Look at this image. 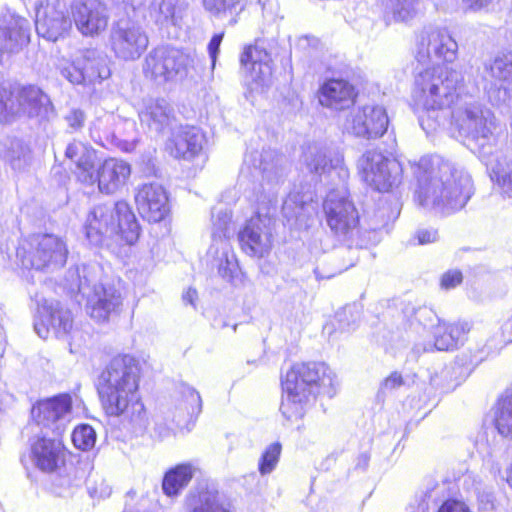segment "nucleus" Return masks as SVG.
I'll return each instance as SVG.
<instances>
[{"mask_svg": "<svg viewBox=\"0 0 512 512\" xmlns=\"http://www.w3.org/2000/svg\"><path fill=\"white\" fill-rule=\"evenodd\" d=\"M462 82V74L448 67L435 66L416 75L412 98L423 109L420 125L430 133L450 115L452 127L477 151L491 180L512 199V162L493 155L502 128L494 113L481 102L458 96Z\"/></svg>", "mask_w": 512, "mask_h": 512, "instance_id": "obj_1", "label": "nucleus"}, {"mask_svg": "<svg viewBox=\"0 0 512 512\" xmlns=\"http://www.w3.org/2000/svg\"><path fill=\"white\" fill-rule=\"evenodd\" d=\"M412 169L417 180L415 201L426 209L451 214L462 209L473 194L470 175L440 156L422 157Z\"/></svg>", "mask_w": 512, "mask_h": 512, "instance_id": "obj_2", "label": "nucleus"}, {"mask_svg": "<svg viewBox=\"0 0 512 512\" xmlns=\"http://www.w3.org/2000/svg\"><path fill=\"white\" fill-rule=\"evenodd\" d=\"M286 159L272 149L260 153L259 170L261 182L257 191V212L239 232L238 238L242 250L249 256L264 257L273 242V215L277 207V195L286 173Z\"/></svg>", "mask_w": 512, "mask_h": 512, "instance_id": "obj_3", "label": "nucleus"}, {"mask_svg": "<svg viewBox=\"0 0 512 512\" xmlns=\"http://www.w3.org/2000/svg\"><path fill=\"white\" fill-rule=\"evenodd\" d=\"M140 367L130 355L114 357L101 372L97 390L102 407L108 416L140 419L144 405L138 394Z\"/></svg>", "mask_w": 512, "mask_h": 512, "instance_id": "obj_4", "label": "nucleus"}, {"mask_svg": "<svg viewBox=\"0 0 512 512\" xmlns=\"http://www.w3.org/2000/svg\"><path fill=\"white\" fill-rule=\"evenodd\" d=\"M335 375L323 362L294 364L282 380L280 410L288 420L301 419L317 395L334 394Z\"/></svg>", "mask_w": 512, "mask_h": 512, "instance_id": "obj_5", "label": "nucleus"}, {"mask_svg": "<svg viewBox=\"0 0 512 512\" xmlns=\"http://www.w3.org/2000/svg\"><path fill=\"white\" fill-rule=\"evenodd\" d=\"M102 269L97 263L84 264L68 271L69 289L77 290L85 299L87 314L96 322L104 323L119 312L122 305L120 291L111 283L100 282Z\"/></svg>", "mask_w": 512, "mask_h": 512, "instance_id": "obj_6", "label": "nucleus"}, {"mask_svg": "<svg viewBox=\"0 0 512 512\" xmlns=\"http://www.w3.org/2000/svg\"><path fill=\"white\" fill-rule=\"evenodd\" d=\"M85 232L94 246H101L116 235L132 245L139 238L140 226L130 206L119 201L95 206L87 216Z\"/></svg>", "mask_w": 512, "mask_h": 512, "instance_id": "obj_7", "label": "nucleus"}, {"mask_svg": "<svg viewBox=\"0 0 512 512\" xmlns=\"http://www.w3.org/2000/svg\"><path fill=\"white\" fill-rule=\"evenodd\" d=\"M325 221L341 240H349L358 232L359 214L345 183L328 191L322 203Z\"/></svg>", "mask_w": 512, "mask_h": 512, "instance_id": "obj_8", "label": "nucleus"}, {"mask_svg": "<svg viewBox=\"0 0 512 512\" xmlns=\"http://www.w3.org/2000/svg\"><path fill=\"white\" fill-rule=\"evenodd\" d=\"M357 169L361 179L379 192H388L402 181L401 163L377 150L363 153L357 161Z\"/></svg>", "mask_w": 512, "mask_h": 512, "instance_id": "obj_9", "label": "nucleus"}, {"mask_svg": "<svg viewBox=\"0 0 512 512\" xmlns=\"http://www.w3.org/2000/svg\"><path fill=\"white\" fill-rule=\"evenodd\" d=\"M192 64V57L182 50L159 46L146 56L143 72L146 77L163 84L186 77Z\"/></svg>", "mask_w": 512, "mask_h": 512, "instance_id": "obj_10", "label": "nucleus"}, {"mask_svg": "<svg viewBox=\"0 0 512 512\" xmlns=\"http://www.w3.org/2000/svg\"><path fill=\"white\" fill-rule=\"evenodd\" d=\"M67 255L66 243L52 234L38 235L32 239L29 248L21 246L17 250L22 266L36 270L62 267Z\"/></svg>", "mask_w": 512, "mask_h": 512, "instance_id": "obj_11", "label": "nucleus"}, {"mask_svg": "<svg viewBox=\"0 0 512 512\" xmlns=\"http://www.w3.org/2000/svg\"><path fill=\"white\" fill-rule=\"evenodd\" d=\"M109 44L118 59L134 61L146 51L149 38L141 25L121 19L111 27Z\"/></svg>", "mask_w": 512, "mask_h": 512, "instance_id": "obj_12", "label": "nucleus"}, {"mask_svg": "<svg viewBox=\"0 0 512 512\" xmlns=\"http://www.w3.org/2000/svg\"><path fill=\"white\" fill-rule=\"evenodd\" d=\"M33 420L57 436L62 435L72 421V398L69 394H59L43 399L31 409Z\"/></svg>", "mask_w": 512, "mask_h": 512, "instance_id": "obj_13", "label": "nucleus"}, {"mask_svg": "<svg viewBox=\"0 0 512 512\" xmlns=\"http://www.w3.org/2000/svg\"><path fill=\"white\" fill-rule=\"evenodd\" d=\"M457 56L458 43L448 28L430 27L421 33L416 55L419 62L436 60L453 63Z\"/></svg>", "mask_w": 512, "mask_h": 512, "instance_id": "obj_14", "label": "nucleus"}, {"mask_svg": "<svg viewBox=\"0 0 512 512\" xmlns=\"http://www.w3.org/2000/svg\"><path fill=\"white\" fill-rule=\"evenodd\" d=\"M303 163L310 173L320 177H336L340 183H346L349 178L343 155L322 144L309 145L303 154Z\"/></svg>", "mask_w": 512, "mask_h": 512, "instance_id": "obj_15", "label": "nucleus"}, {"mask_svg": "<svg viewBox=\"0 0 512 512\" xmlns=\"http://www.w3.org/2000/svg\"><path fill=\"white\" fill-rule=\"evenodd\" d=\"M388 123V115L383 106L365 105L350 113L345 122V129L359 138L376 139L384 135Z\"/></svg>", "mask_w": 512, "mask_h": 512, "instance_id": "obj_16", "label": "nucleus"}, {"mask_svg": "<svg viewBox=\"0 0 512 512\" xmlns=\"http://www.w3.org/2000/svg\"><path fill=\"white\" fill-rule=\"evenodd\" d=\"M71 10L75 26L83 36L95 37L106 30L110 15L101 0H76Z\"/></svg>", "mask_w": 512, "mask_h": 512, "instance_id": "obj_17", "label": "nucleus"}, {"mask_svg": "<svg viewBox=\"0 0 512 512\" xmlns=\"http://www.w3.org/2000/svg\"><path fill=\"white\" fill-rule=\"evenodd\" d=\"M35 27L37 34L49 41L65 37L72 27V21L64 3H47L36 12Z\"/></svg>", "mask_w": 512, "mask_h": 512, "instance_id": "obj_18", "label": "nucleus"}, {"mask_svg": "<svg viewBox=\"0 0 512 512\" xmlns=\"http://www.w3.org/2000/svg\"><path fill=\"white\" fill-rule=\"evenodd\" d=\"M14 115L28 118L45 117L51 107L50 98L34 85L16 86L11 90Z\"/></svg>", "mask_w": 512, "mask_h": 512, "instance_id": "obj_19", "label": "nucleus"}, {"mask_svg": "<svg viewBox=\"0 0 512 512\" xmlns=\"http://www.w3.org/2000/svg\"><path fill=\"white\" fill-rule=\"evenodd\" d=\"M135 203L140 215L149 222H160L169 212L168 196L158 183H146L137 189Z\"/></svg>", "mask_w": 512, "mask_h": 512, "instance_id": "obj_20", "label": "nucleus"}, {"mask_svg": "<svg viewBox=\"0 0 512 512\" xmlns=\"http://www.w3.org/2000/svg\"><path fill=\"white\" fill-rule=\"evenodd\" d=\"M42 313L41 323L35 322L34 329L39 337H48L50 328L56 337H66L73 328V317L70 310L65 309L58 301H38Z\"/></svg>", "mask_w": 512, "mask_h": 512, "instance_id": "obj_21", "label": "nucleus"}, {"mask_svg": "<svg viewBox=\"0 0 512 512\" xmlns=\"http://www.w3.org/2000/svg\"><path fill=\"white\" fill-rule=\"evenodd\" d=\"M30 458L43 472H54L64 462V445L58 438L37 436L30 443Z\"/></svg>", "mask_w": 512, "mask_h": 512, "instance_id": "obj_22", "label": "nucleus"}, {"mask_svg": "<svg viewBox=\"0 0 512 512\" xmlns=\"http://www.w3.org/2000/svg\"><path fill=\"white\" fill-rule=\"evenodd\" d=\"M29 22L10 10L0 12V46L10 52L29 42Z\"/></svg>", "mask_w": 512, "mask_h": 512, "instance_id": "obj_23", "label": "nucleus"}, {"mask_svg": "<svg viewBox=\"0 0 512 512\" xmlns=\"http://www.w3.org/2000/svg\"><path fill=\"white\" fill-rule=\"evenodd\" d=\"M241 65L250 71L251 79L258 85H266L272 75L273 61L263 43L259 40L244 49L240 56Z\"/></svg>", "mask_w": 512, "mask_h": 512, "instance_id": "obj_24", "label": "nucleus"}, {"mask_svg": "<svg viewBox=\"0 0 512 512\" xmlns=\"http://www.w3.org/2000/svg\"><path fill=\"white\" fill-rule=\"evenodd\" d=\"M131 174L130 165L117 158L106 159L97 169L95 182L101 193L110 195L119 191Z\"/></svg>", "mask_w": 512, "mask_h": 512, "instance_id": "obj_25", "label": "nucleus"}, {"mask_svg": "<svg viewBox=\"0 0 512 512\" xmlns=\"http://www.w3.org/2000/svg\"><path fill=\"white\" fill-rule=\"evenodd\" d=\"M65 157L75 165L74 174L81 183H95L96 151L91 146L81 141H73L67 145Z\"/></svg>", "mask_w": 512, "mask_h": 512, "instance_id": "obj_26", "label": "nucleus"}, {"mask_svg": "<svg viewBox=\"0 0 512 512\" xmlns=\"http://www.w3.org/2000/svg\"><path fill=\"white\" fill-rule=\"evenodd\" d=\"M355 97L354 86L343 79H330L323 83L319 91L320 104L334 110L349 108Z\"/></svg>", "mask_w": 512, "mask_h": 512, "instance_id": "obj_27", "label": "nucleus"}, {"mask_svg": "<svg viewBox=\"0 0 512 512\" xmlns=\"http://www.w3.org/2000/svg\"><path fill=\"white\" fill-rule=\"evenodd\" d=\"M186 504L190 512H230L218 490L208 483H198L192 488Z\"/></svg>", "mask_w": 512, "mask_h": 512, "instance_id": "obj_28", "label": "nucleus"}, {"mask_svg": "<svg viewBox=\"0 0 512 512\" xmlns=\"http://www.w3.org/2000/svg\"><path fill=\"white\" fill-rule=\"evenodd\" d=\"M205 136L196 127H182L173 134L170 151L175 158L192 159L203 149Z\"/></svg>", "mask_w": 512, "mask_h": 512, "instance_id": "obj_29", "label": "nucleus"}, {"mask_svg": "<svg viewBox=\"0 0 512 512\" xmlns=\"http://www.w3.org/2000/svg\"><path fill=\"white\" fill-rule=\"evenodd\" d=\"M183 0H152L148 11L152 21L159 28L178 26L185 12Z\"/></svg>", "mask_w": 512, "mask_h": 512, "instance_id": "obj_30", "label": "nucleus"}, {"mask_svg": "<svg viewBox=\"0 0 512 512\" xmlns=\"http://www.w3.org/2000/svg\"><path fill=\"white\" fill-rule=\"evenodd\" d=\"M173 117V109L165 99H150L140 112L142 124L148 126L151 131L161 132L170 125Z\"/></svg>", "mask_w": 512, "mask_h": 512, "instance_id": "obj_31", "label": "nucleus"}, {"mask_svg": "<svg viewBox=\"0 0 512 512\" xmlns=\"http://www.w3.org/2000/svg\"><path fill=\"white\" fill-rule=\"evenodd\" d=\"M199 468L190 462L181 463L169 469L162 481V489L164 494L169 497L177 496L188 486Z\"/></svg>", "mask_w": 512, "mask_h": 512, "instance_id": "obj_32", "label": "nucleus"}, {"mask_svg": "<svg viewBox=\"0 0 512 512\" xmlns=\"http://www.w3.org/2000/svg\"><path fill=\"white\" fill-rule=\"evenodd\" d=\"M79 63L84 66L83 70L88 83L101 81L110 76L106 56L97 50L87 49L81 52Z\"/></svg>", "mask_w": 512, "mask_h": 512, "instance_id": "obj_33", "label": "nucleus"}, {"mask_svg": "<svg viewBox=\"0 0 512 512\" xmlns=\"http://www.w3.org/2000/svg\"><path fill=\"white\" fill-rule=\"evenodd\" d=\"M219 246L210 245L207 256L216 261L218 272L222 278L230 281L238 272V263L231 251L229 241L218 242Z\"/></svg>", "mask_w": 512, "mask_h": 512, "instance_id": "obj_34", "label": "nucleus"}, {"mask_svg": "<svg viewBox=\"0 0 512 512\" xmlns=\"http://www.w3.org/2000/svg\"><path fill=\"white\" fill-rule=\"evenodd\" d=\"M421 12V0H385L384 18L389 22H408Z\"/></svg>", "mask_w": 512, "mask_h": 512, "instance_id": "obj_35", "label": "nucleus"}, {"mask_svg": "<svg viewBox=\"0 0 512 512\" xmlns=\"http://www.w3.org/2000/svg\"><path fill=\"white\" fill-rule=\"evenodd\" d=\"M246 0H203V6L207 12L217 19L229 18V24L236 23V16L241 13Z\"/></svg>", "mask_w": 512, "mask_h": 512, "instance_id": "obj_36", "label": "nucleus"}, {"mask_svg": "<svg viewBox=\"0 0 512 512\" xmlns=\"http://www.w3.org/2000/svg\"><path fill=\"white\" fill-rule=\"evenodd\" d=\"M494 424L498 433L512 441V395L502 396L495 407Z\"/></svg>", "mask_w": 512, "mask_h": 512, "instance_id": "obj_37", "label": "nucleus"}, {"mask_svg": "<svg viewBox=\"0 0 512 512\" xmlns=\"http://www.w3.org/2000/svg\"><path fill=\"white\" fill-rule=\"evenodd\" d=\"M234 229L231 225V214L227 209L215 208L212 211V243L219 246L220 241H229Z\"/></svg>", "mask_w": 512, "mask_h": 512, "instance_id": "obj_38", "label": "nucleus"}, {"mask_svg": "<svg viewBox=\"0 0 512 512\" xmlns=\"http://www.w3.org/2000/svg\"><path fill=\"white\" fill-rule=\"evenodd\" d=\"M434 343H417L412 349V354L417 358L421 353L432 352L434 350L447 351L456 347L454 340L445 332V327L439 323L434 330Z\"/></svg>", "mask_w": 512, "mask_h": 512, "instance_id": "obj_39", "label": "nucleus"}, {"mask_svg": "<svg viewBox=\"0 0 512 512\" xmlns=\"http://www.w3.org/2000/svg\"><path fill=\"white\" fill-rule=\"evenodd\" d=\"M489 75L499 90L506 91L504 83L512 80V53L497 56L489 66Z\"/></svg>", "mask_w": 512, "mask_h": 512, "instance_id": "obj_40", "label": "nucleus"}, {"mask_svg": "<svg viewBox=\"0 0 512 512\" xmlns=\"http://www.w3.org/2000/svg\"><path fill=\"white\" fill-rule=\"evenodd\" d=\"M87 480L86 469L80 466H73L65 469V474L60 475L57 479V485L68 492L81 487Z\"/></svg>", "mask_w": 512, "mask_h": 512, "instance_id": "obj_41", "label": "nucleus"}, {"mask_svg": "<svg viewBox=\"0 0 512 512\" xmlns=\"http://www.w3.org/2000/svg\"><path fill=\"white\" fill-rule=\"evenodd\" d=\"M306 210L307 205L305 201L300 199L298 193H290L282 205L283 216L288 222L294 221L297 223L301 221L305 217Z\"/></svg>", "mask_w": 512, "mask_h": 512, "instance_id": "obj_42", "label": "nucleus"}, {"mask_svg": "<svg viewBox=\"0 0 512 512\" xmlns=\"http://www.w3.org/2000/svg\"><path fill=\"white\" fill-rule=\"evenodd\" d=\"M71 438L76 448L87 451L95 445L96 432L90 425L82 424L73 430Z\"/></svg>", "mask_w": 512, "mask_h": 512, "instance_id": "obj_43", "label": "nucleus"}, {"mask_svg": "<svg viewBox=\"0 0 512 512\" xmlns=\"http://www.w3.org/2000/svg\"><path fill=\"white\" fill-rule=\"evenodd\" d=\"M281 449V444L278 442L267 446L258 464V469L261 475L270 474L275 469L280 458Z\"/></svg>", "mask_w": 512, "mask_h": 512, "instance_id": "obj_44", "label": "nucleus"}, {"mask_svg": "<svg viewBox=\"0 0 512 512\" xmlns=\"http://www.w3.org/2000/svg\"><path fill=\"white\" fill-rule=\"evenodd\" d=\"M84 66L79 63V56L72 63H67L60 67L61 75L72 84L86 83V77L83 70Z\"/></svg>", "mask_w": 512, "mask_h": 512, "instance_id": "obj_45", "label": "nucleus"}, {"mask_svg": "<svg viewBox=\"0 0 512 512\" xmlns=\"http://www.w3.org/2000/svg\"><path fill=\"white\" fill-rule=\"evenodd\" d=\"M360 311L356 304L346 305L341 310L336 312L335 319L338 322L339 328L342 330L348 329L352 324L356 323L359 319Z\"/></svg>", "mask_w": 512, "mask_h": 512, "instance_id": "obj_46", "label": "nucleus"}, {"mask_svg": "<svg viewBox=\"0 0 512 512\" xmlns=\"http://www.w3.org/2000/svg\"><path fill=\"white\" fill-rule=\"evenodd\" d=\"M11 91L0 86V123L10 122L14 117L13 101Z\"/></svg>", "mask_w": 512, "mask_h": 512, "instance_id": "obj_47", "label": "nucleus"}, {"mask_svg": "<svg viewBox=\"0 0 512 512\" xmlns=\"http://www.w3.org/2000/svg\"><path fill=\"white\" fill-rule=\"evenodd\" d=\"M182 395L189 405L188 413L191 416H198L202 411V399L198 391L193 387L185 386L182 389Z\"/></svg>", "mask_w": 512, "mask_h": 512, "instance_id": "obj_48", "label": "nucleus"}, {"mask_svg": "<svg viewBox=\"0 0 512 512\" xmlns=\"http://www.w3.org/2000/svg\"><path fill=\"white\" fill-rule=\"evenodd\" d=\"M445 327V332H447L451 339L454 340L455 345L457 346L462 340L464 335L469 331L470 327L468 323H454V324H446L442 323Z\"/></svg>", "mask_w": 512, "mask_h": 512, "instance_id": "obj_49", "label": "nucleus"}, {"mask_svg": "<svg viewBox=\"0 0 512 512\" xmlns=\"http://www.w3.org/2000/svg\"><path fill=\"white\" fill-rule=\"evenodd\" d=\"M463 276L459 270H449L442 275L441 286L444 289H452L461 284Z\"/></svg>", "mask_w": 512, "mask_h": 512, "instance_id": "obj_50", "label": "nucleus"}, {"mask_svg": "<svg viewBox=\"0 0 512 512\" xmlns=\"http://www.w3.org/2000/svg\"><path fill=\"white\" fill-rule=\"evenodd\" d=\"M65 120L68 126L73 130L77 131L81 129L85 122L84 112L80 109H72L66 116Z\"/></svg>", "mask_w": 512, "mask_h": 512, "instance_id": "obj_51", "label": "nucleus"}, {"mask_svg": "<svg viewBox=\"0 0 512 512\" xmlns=\"http://www.w3.org/2000/svg\"><path fill=\"white\" fill-rule=\"evenodd\" d=\"M438 512H472L463 502L455 499H449L442 503Z\"/></svg>", "mask_w": 512, "mask_h": 512, "instance_id": "obj_52", "label": "nucleus"}, {"mask_svg": "<svg viewBox=\"0 0 512 512\" xmlns=\"http://www.w3.org/2000/svg\"><path fill=\"white\" fill-rule=\"evenodd\" d=\"M224 38V32L214 34L208 44V53L212 61V68L215 67L220 45Z\"/></svg>", "mask_w": 512, "mask_h": 512, "instance_id": "obj_53", "label": "nucleus"}, {"mask_svg": "<svg viewBox=\"0 0 512 512\" xmlns=\"http://www.w3.org/2000/svg\"><path fill=\"white\" fill-rule=\"evenodd\" d=\"M88 492L93 498H104L110 494V489L103 479H100L99 487L93 486L92 478L90 477L88 480Z\"/></svg>", "mask_w": 512, "mask_h": 512, "instance_id": "obj_54", "label": "nucleus"}, {"mask_svg": "<svg viewBox=\"0 0 512 512\" xmlns=\"http://www.w3.org/2000/svg\"><path fill=\"white\" fill-rule=\"evenodd\" d=\"M467 9L477 12L488 10L494 0H462Z\"/></svg>", "mask_w": 512, "mask_h": 512, "instance_id": "obj_55", "label": "nucleus"}, {"mask_svg": "<svg viewBox=\"0 0 512 512\" xmlns=\"http://www.w3.org/2000/svg\"><path fill=\"white\" fill-rule=\"evenodd\" d=\"M402 384L403 378L401 374L393 372L384 380L382 388L386 390H393L400 387Z\"/></svg>", "mask_w": 512, "mask_h": 512, "instance_id": "obj_56", "label": "nucleus"}, {"mask_svg": "<svg viewBox=\"0 0 512 512\" xmlns=\"http://www.w3.org/2000/svg\"><path fill=\"white\" fill-rule=\"evenodd\" d=\"M416 237L419 244H429L437 240V232L431 229H422L417 231Z\"/></svg>", "mask_w": 512, "mask_h": 512, "instance_id": "obj_57", "label": "nucleus"}, {"mask_svg": "<svg viewBox=\"0 0 512 512\" xmlns=\"http://www.w3.org/2000/svg\"><path fill=\"white\" fill-rule=\"evenodd\" d=\"M264 16H275L278 11L277 0H258Z\"/></svg>", "mask_w": 512, "mask_h": 512, "instance_id": "obj_58", "label": "nucleus"}, {"mask_svg": "<svg viewBox=\"0 0 512 512\" xmlns=\"http://www.w3.org/2000/svg\"><path fill=\"white\" fill-rule=\"evenodd\" d=\"M197 299V291L195 289L189 288L184 294H183V301L185 303H188L192 306L195 305V301Z\"/></svg>", "mask_w": 512, "mask_h": 512, "instance_id": "obj_59", "label": "nucleus"}, {"mask_svg": "<svg viewBox=\"0 0 512 512\" xmlns=\"http://www.w3.org/2000/svg\"><path fill=\"white\" fill-rule=\"evenodd\" d=\"M346 269H347V267H339L335 270V272H333L332 274H327V275L321 273L319 268H316L314 270V272H315L316 277L320 279V278H330V277L334 276L335 274L341 273L342 271H344Z\"/></svg>", "mask_w": 512, "mask_h": 512, "instance_id": "obj_60", "label": "nucleus"}, {"mask_svg": "<svg viewBox=\"0 0 512 512\" xmlns=\"http://www.w3.org/2000/svg\"><path fill=\"white\" fill-rule=\"evenodd\" d=\"M124 4L131 6L133 10L139 9L143 6L144 0H121Z\"/></svg>", "mask_w": 512, "mask_h": 512, "instance_id": "obj_61", "label": "nucleus"}, {"mask_svg": "<svg viewBox=\"0 0 512 512\" xmlns=\"http://www.w3.org/2000/svg\"><path fill=\"white\" fill-rule=\"evenodd\" d=\"M369 459L370 457L368 454H361L358 458L357 466L361 467L362 469H365L368 466Z\"/></svg>", "mask_w": 512, "mask_h": 512, "instance_id": "obj_62", "label": "nucleus"}, {"mask_svg": "<svg viewBox=\"0 0 512 512\" xmlns=\"http://www.w3.org/2000/svg\"><path fill=\"white\" fill-rule=\"evenodd\" d=\"M506 481H507L508 485L512 488V462L506 472Z\"/></svg>", "mask_w": 512, "mask_h": 512, "instance_id": "obj_63", "label": "nucleus"}, {"mask_svg": "<svg viewBox=\"0 0 512 512\" xmlns=\"http://www.w3.org/2000/svg\"><path fill=\"white\" fill-rule=\"evenodd\" d=\"M422 313H424V314H426V313H430V315H431V316H434L432 311L430 312V311H428V310H423V311H422Z\"/></svg>", "mask_w": 512, "mask_h": 512, "instance_id": "obj_64", "label": "nucleus"}]
</instances>
